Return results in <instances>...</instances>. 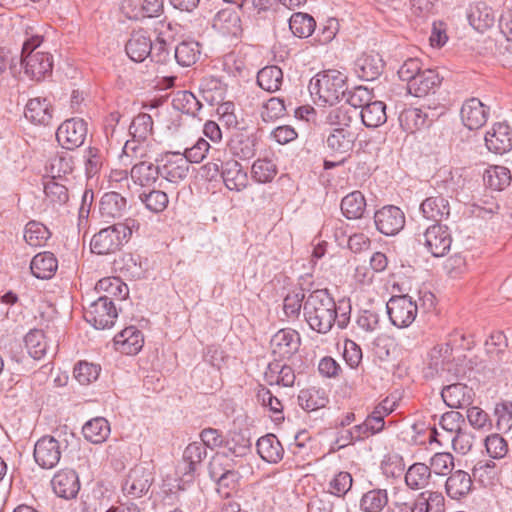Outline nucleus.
Instances as JSON below:
<instances>
[{
  "label": "nucleus",
  "instance_id": "1",
  "mask_svg": "<svg viewBox=\"0 0 512 512\" xmlns=\"http://www.w3.org/2000/svg\"><path fill=\"white\" fill-rule=\"evenodd\" d=\"M303 315L313 331L326 334L331 331L336 322V303L326 289H317L305 299Z\"/></svg>",
  "mask_w": 512,
  "mask_h": 512
},
{
  "label": "nucleus",
  "instance_id": "2",
  "mask_svg": "<svg viewBox=\"0 0 512 512\" xmlns=\"http://www.w3.org/2000/svg\"><path fill=\"white\" fill-rule=\"evenodd\" d=\"M309 91L319 103L334 105L346 96L347 76L338 70H325L310 80Z\"/></svg>",
  "mask_w": 512,
  "mask_h": 512
},
{
  "label": "nucleus",
  "instance_id": "3",
  "mask_svg": "<svg viewBox=\"0 0 512 512\" xmlns=\"http://www.w3.org/2000/svg\"><path fill=\"white\" fill-rule=\"evenodd\" d=\"M43 41L40 35H31L22 46L21 65L25 73L34 80H41L52 71L53 61L49 53L36 51Z\"/></svg>",
  "mask_w": 512,
  "mask_h": 512
},
{
  "label": "nucleus",
  "instance_id": "4",
  "mask_svg": "<svg viewBox=\"0 0 512 512\" xmlns=\"http://www.w3.org/2000/svg\"><path fill=\"white\" fill-rule=\"evenodd\" d=\"M387 314L397 328L409 327L416 319L418 306L409 295L392 296L386 303Z\"/></svg>",
  "mask_w": 512,
  "mask_h": 512
},
{
  "label": "nucleus",
  "instance_id": "5",
  "mask_svg": "<svg viewBox=\"0 0 512 512\" xmlns=\"http://www.w3.org/2000/svg\"><path fill=\"white\" fill-rule=\"evenodd\" d=\"M508 341L501 331L493 332L485 341L488 364L484 366L492 372L502 371L512 363V354L507 349Z\"/></svg>",
  "mask_w": 512,
  "mask_h": 512
},
{
  "label": "nucleus",
  "instance_id": "6",
  "mask_svg": "<svg viewBox=\"0 0 512 512\" xmlns=\"http://www.w3.org/2000/svg\"><path fill=\"white\" fill-rule=\"evenodd\" d=\"M452 350L449 343L438 344L430 350L427 363L423 368V375L426 379L446 377L452 372Z\"/></svg>",
  "mask_w": 512,
  "mask_h": 512
},
{
  "label": "nucleus",
  "instance_id": "7",
  "mask_svg": "<svg viewBox=\"0 0 512 512\" xmlns=\"http://www.w3.org/2000/svg\"><path fill=\"white\" fill-rule=\"evenodd\" d=\"M118 316L116 307L108 296H100L85 309L84 317L96 329L111 328Z\"/></svg>",
  "mask_w": 512,
  "mask_h": 512
},
{
  "label": "nucleus",
  "instance_id": "8",
  "mask_svg": "<svg viewBox=\"0 0 512 512\" xmlns=\"http://www.w3.org/2000/svg\"><path fill=\"white\" fill-rule=\"evenodd\" d=\"M417 241L434 257H442L450 250L452 238L447 226L433 224L417 236Z\"/></svg>",
  "mask_w": 512,
  "mask_h": 512
},
{
  "label": "nucleus",
  "instance_id": "9",
  "mask_svg": "<svg viewBox=\"0 0 512 512\" xmlns=\"http://www.w3.org/2000/svg\"><path fill=\"white\" fill-rule=\"evenodd\" d=\"M125 228L113 224L101 229L90 242L91 251L98 255H107L120 250L125 242Z\"/></svg>",
  "mask_w": 512,
  "mask_h": 512
},
{
  "label": "nucleus",
  "instance_id": "10",
  "mask_svg": "<svg viewBox=\"0 0 512 512\" xmlns=\"http://www.w3.org/2000/svg\"><path fill=\"white\" fill-rule=\"evenodd\" d=\"M87 135V124L83 119L72 118L64 121L56 131L58 143L67 150L80 147Z\"/></svg>",
  "mask_w": 512,
  "mask_h": 512
},
{
  "label": "nucleus",
  "instance_id": "11",
  "mask_svg": "<svg viewBox=\"0 0 512 512\" xmlns=\"http://www.w3.org/2000/svg\"><path fill=\"white\" fill-rule=\"evenodd\" d=\"M374 223L380 233L394 236L404 228L405 214L397 206L386 205L375 212Z\"/></svg>",
  "mask_w": 512,
  "mask_h": 512
},
{
  "label": "nucleus",
  "instance_id": "12",
  "mask_svg": "<svg viewBox=\"0 0 512 512\" xmlns=\"http://www.w3.org/2000/svg\"><path fill=\"white\" fill-rule=\"evenodd\" d=\"M61 446L53 436H43L34 446L35 462L43 469L54 468L61 459Z\"/></svg>",
  "mask_w": 512,
  "mask_h": 512
},
{
  "label": "nucleus",
  "instance_id": "13",
  "mask_svg": "<svg viewBox=\"0 0 512 512\" xmlns=\"http://www.w3.org/2000/svg\"><path fill=\"white\" fill-rule=\"evenodd\" d=\"M300 344L299 333L289 328L279 330L270 340L272 353L283 359L294 355L299 350Z\"/></svg>",
  "mask_w": 512,
  "mask_h": 512
},
{
  "label": "nucleus",
  "instance_id": "14",
  "mask_svg": "<svg viewBox=\"0 0 512 512\" xmlns=\"http://www.w3.org/2000/svg\"><path fill=\"white\" fill-rule=\"evenodd\" d=\"M206 456L207 450L201 442L190 443L183 452L182 463L178 465L177 472L185 476L186 481H191Z\"/></svg>",
  "mask_w": 512,
  "mask_h": 512
},
{
  "label": "nucleus",
  "instance_id": "15",
  "mask_svg": "<svg viewBox=\"0 0 512 512\" xmlns=\"http://www.w3.org/2000/svg\"><path fill=\"white\" fill-rule=\"evenodd\" d=\"M485 145L495 154H504L512 149V129L506 123H496L485 134Z\"/></svg>",
  "mask_w": 512,
  "mask_h": 512
},
{
  "label": "nucleus",
  "instance_id": "16",
  "mask_svg": "<svg viewBox=\"0 0 512 512\" xmlns=\"http://www.w3.org/2000/svg\"><path fill=\"white\" fill-rule=\"evenodd\" d=\"M164 163L160 166V176L171 183H177L185 179L188 175L189 164L182 153L169 152L163 159Z\"/></svg>",
  "mask_w": 512,
  "mask_h": 512
},
{
  "label": "nucleus",
  "instance_id": "17",
  "mask_svg": "<svg viewBox=\"0 0 512 512\" xmlns=\"http://www.w3.org/2000/svg\"><path fill=\"white\" fill-rule=\"evenodd\" d=\"M54 493L63 499H73L80 490V482L74 470L63 469L58 471L51 480Z\"/></svg>",
  "mask_w": 512,
  "mask_h": 512
},
{
  "label": "nucleus",
  "instance_id": "18",
  "mask_svg": "<svg viewBox=\"0 0 512 512\" xmlns=\"http://www.w3.org/2000/svg\"><path fill=\"white\" fill-rule=\"evenodd\" d=\"M438 433L436 428H432L429 434V442H437L439 445H443L444 441L451 442L455 452L466 455L469 453L474 445L475 436L471 431L461 428L451 437H445Z\"/></svg>",
  "mask_w": 512,
  "mask_h": 512
},
{
  "label": "nucleus",
  "instance_id": "19",
  "mask_svg": "<svg viewBox=\"0 0 512 512\" xmlns=\"http://www.w3.org/2000/svg\"><path fill=\"white\" fill-rule=\"evenodd\" d=\"M152 477L148 469L136 466L128 474L123 485V491L132 498H140L151 486Z\"/></svg>",
  "mask_w": 512,
  "mask_h": 512
},
{
  "label": "nucleus",
  "instance_id": "20",
  "mask_svg": "<svg viewBox=\"0 0 512 512\" xmlns=\"http://www.w3.org/2000/svg\"><path fill=\"white\" fill-rule=\"evenodd\" d=\"M441 82L442 78L435 70L424 69L407 84V91L415 97H424L435 93Z\"/></svg>",
  "mask_w": 512,
  "mask_h": 512
},
{
  "label": "nucleus",
  "instance_id": "21",
  "mask_svg": "<svg viewBox=\"0 0 512 512\" xmlns=\"http://www.w3.org/2000/svg\"><path fill=\"white\" fill-rule=\"evenodd\" d=\"M474 395L473 389L462 383L448 385L441 392L442 399L447 406L460 409L471 406Z\"/></svg>",
  "mask_w": 512,
  "mask_h": 512
},
{
  "label": "nucleus",
  "instance_id": "22",
  "mask_svg": "<svg viewBox=\"0 0 512 512\" xmlns=\"http://www.w3.org/2000/svg\"><path fill=\"white\" fill-rule=\"evenodd\" d=\"M384 61L378 53H364L357 58L354 70L360 79L373 81L383 72Z\"/></svg>",
  "mask_w": 512,
  "mask_h": 512
},
{
  "label": "nucleus",
  "instance_id": "23",
  "mask_svg": "<svg viewBox=\"0 0 512 512\" xmlns=\"http://www.w3.org/2000/svg\"><path fill=\"white\" fill-rule=\"evenodd\" d=\"M488 109L477 98L466 100L461 108V119L464 125L470 129H478L487 121Z\"/></svg>",
  "mask_w": 512,
  "mask_h": 512
},
{
  "label": "nucleus",
  "instance_id": "24",
  "mask_svg": "<svg viewBox=\"0 0 512 512\" xmlns=\"http://www.w3.org/2000/svg\"><path fill=\"white\" fill-rule=\"evenodd\" d=\"M221 177L225 186L231 191H242L248 184L247 172L234 159L224 161L221 166Z\"/></svg>",
  "mask_w": 512,
  "mask_h": 512
},
{
  "label": "nucleus",
  "instance_id": "25",
  "mask_svg": "<svg viewBox=\"0 0 512 512\" xmlns=\"http://www.w3.org/2000/svg\"><path fill=\"white\" fill-rule=\"evenodd\" d=\"M143 343L141 331L134 326L126 327L114 337L115 349L127 355L137 354L142 349Z\"/></svg>",
  "mask_w": 512,
  "mask_h": 512
},
{
  "label": "nucleus",
  "instance_id": "26",
  "mask_svg": "<svg viewBox=\"0 0 512 512\" xmlns=\"http://www.w3.org/2000/svg\"><path fill=\"white\" fill-rule=\"evenodd\" d=\"M24 114L32 123L48 125L53 116L51 101L46 97L32 98L27 102Z\"/></svg>",
  "mask_w": 512,
  "mask_h": 512
},
{
  "label": "nucleus",
  "instance_id": "27",
  "mask_svg": "<svg viewBox=\"0 0 512 512\" xmlns=\"http://www.w3.org/2000/svg\"><path fill=\"white\" fill-rule=\"evenodd\" d=\"M151 49L152 41L144 30L133 32L125 46L127 55L135 62L144 61L151 53Z\"/></svg>",
  "mask_w": 512,
  "mask_h": 512
},
{
  "label": "nucleus",
  "instance_id": "28",
  "mask_svg": "<svg viewBox=\"0 0 512 512\" xmlns=\"http://www.w3.org/2000/svg\"><path fill=\"white\" fill-rule=\"evenodd\" d=\"M127 207L126 199L117 192L105 193L99 203V213L103 219H115L121 217Z\"/></svg>",
  "mask_w": 512,
  "mask_h": 512
},
{
  "label": "nucleus",
  "instance_id": "29",
  "mask_svg": "<svg viewBox=\"0 0 512 512\" xmlns=\"http://www.w3.org/2000/svg\"><path fill=\"white\" fill-rule=\"evenodd\" d=\"M259 456L268 463L276 464L283 459L284 449L274 434H267L256 443Z\"/></svg>",
  "mask_w": 512,
  "mask_h": 512
},
{
  "label": "nucleus",
  "instance_id": "30",
  "mask_svg": "<svg viewBox=\"0 0 512 512\" xmlns=\"http://www.w3.org/2000/svg\"><path fill=\"white\" fill-rule=\"evenodd\" d=\"M420 210L426 219L442 221L450 215L449 201L441 195L426 198L420 206Z\"/></svg>",
  "mask_w": 512,
  "mask_h": 512
},
{
  "label": "nucleus",
  "instance_id": "31",
  "mask_svg": "<svg viewBox=\"0 0 512 512\" xmlns=\"http://www.w3.org/2000/svg\"><path fill=\"white\" fill-rule=\"evenodd\" d=\"M471 488V476L463 470H456L451 473L445 483L447 495L456 500L466 496L471 491Z\"/></svg>",
  "mask_w": 512,
  "mask_h": 512
},
{
  "label": "nucleus",
  "instance_id": "32",
  "mask_svg": "<svg viewBox=\"0 0 512 512\" xmlns=\"http://www.w3.org/2000/svg\"><path fill=\"white\" fill-rule=\"evenodd\" d=\"M399 122L405 131L414 133L417 130L430 126L433 119L420 108H408L401 112Z\"/></svg>",
  "mask_w": 512,
  "mask_h": 512
},
{
  "label": "nucleus",
  "instance_id": "33",
  "mask_svg": "<svg viewBox=\"0 0 512 512\" xmlns=\"http://www.w3.org/2000/svg\"><path fill=\"white\" fill-rule=\"evenodd\" d=\"M355 142L354 134L346 128H333L326 138V146L337 154H346L352 150Z\"/></svg>",
  "mask_w": 512,
  "mask_h": 512
},
{
  "label": "nucleus",
  "instance_id": "34",
  "mask_svg": "<svg viewBox=\"0 0 512 512\" xmlns=\"http://www.w3.org/2000/svg\"><path fill=\"white\" fill-rule=\"evenodd\" d=\"M130 176L137 185L151 186L160 176V166H156L150 161H140L133 164Z\"/></svg>",
  "mask_w": 512,
  "mask_h": 512
},
{
  "label": "nucleus",
  "instance_id": "35",
  "mask_svg": "<svg viewBox=\"0 0 512 512\" xmlns=\"http://www.w3.org/2000/svg\"><path fill=\"white\" fill-rule=\"evenodd\" d=\"M224 458H226L225 454H218L213 458L209 466L210 476L217 480L220 487L235 489L239 480V473L232 469H222V460Z\"/></svg>",
  "mask_w": 512,
  "mask_h": 512
},
{
  "label": "nucleus",
  "instance_id": "36",
  "mask_svg": "<svg viewBox=\"0 0 512 512\" xmlns=\"http://www.w3.org/2000/svg\"><path fill=\"white\" fill-rule=\"evenodd\" d=\"M214 27L224 34L238 36L242 32L239 13L231 7L221 9L214 18Z\"/></svg>",
  "mask_w": 512,
  "mask_h": 512
},
{
  "label": "nucleus",
  "instance_id": "37",
  "mask_svg": "<svg viewBox=\"0 0 512 512\" xmlns=\"http://www.w3.org/2000/svg\"><path fill=\"white\" fill-rule=\"evenodd\" d=\"M58 261L51 252H43L35 255L31 261L30 269L38 279H49L56 272Z\"/></svg>",
  "mask_w": 512,
  "mask_h": 512
},
{
  "label": "nucleus",
  "instance_id": "38",
  "mask_svg": "<svg viewBox=\"0 0 512 512\" xmlns=\"http://www.w3.org/2000/svg\"><path fill=\"white\" fill-rule=\"evenodd\" d=\"M110 432V424L104 417H95L86 422L82 428L84 438L94 444L103 443Z\"/></svg>",
  "mask_w": 512,
  "mask_h": 512
},
{
  "label": "nucleus",
  "instance_id": "39",
  "mask_svg": "<svg viewBox=\"0 0 512 512\" xmlns=\"http://www.w3.org/2000/svg\"><path fill=\"white\" fill-rule=\"evenodd\" d=\"M360 116L367 128H377L387 121L386 105L382 101L372 100L362 108Z\"/></svg>",
  "mask_w": 512,
  "mask_h": 512
},
{
  "label": "nucleus",
  "instance_id": "40",
  "mask_svg": "<svg viewBox=\"0 0 512 512\" xmlns=\"http://www.w3.org/2000/svg\"><path fill=\"white\" fill-rule=\"evenodd\" d=\"M121 160L124 164L129 165L134 161H147L149 156V143L145 140H138L131 138L124 144L121 154Z\"/></svg>",
  "mask_w": 512,
  "mask_h": 512
},
{
  "label": "nucleus",
  "instance_id": "41",
  "mask_svg": "<svg viewBox=\"0 0 512 512\" xmlns=\"http://www.w3.org/2000/svg\"><path fill=\"white\" fill-rule=\"evenodd\" d=\"M430 478V470L421 462L410 465L405 473V483L412 490L424 489L429 484Z\"/></svg>",
  "mask_w": 512,
  "mask_h": 512
},
{
  "label": "nucleus",
  "instance_id": "42",
  "mask_svg": "<svg viewBox=\"0 0 512 512\" xmlns=\"http://www.w3.org/2000/svg\"><path fill=\"white\" fill-rule=\"evenodd\" d=\"M46 171L51 180L64 178L73 171L72 157L67 152L57 153L48 160Z\"/></svg>",
  "mask_w": 512,
  "mask_h": 512
},
{
  "label": "nucleus",
  "instance_id": "43",
  "mask_svg": "<svg viewBox=\"0 0 512 512\" xmlns=\"http://www.w3.org/2000/svg\"><path fill=\"white\" fill-rule=\"evenodd\" d=\"M366 209V200L360 191H353L341 201V211L347 219H359Z\"/></svg>",
  "mask_w": 512,
  "mask_h": 512
},
{
  "label": "nucleus",
  "instance_id": "44",
  "mask_svg": "<svg viewBox=\"0 0 512 512\" xmlns=\"http://www.w3.org/2000/svg\"><path fill=\"white\" fill-rule=\"evenodd\" d=\"M265 376L270 384L282 385L284 387L293 386L296 378L292 367L282 365L279 362L269 364Z\"/></svg>",
  "mask_w": 512,
  "mask_h": 512
},
{
  "label": "nucleus",
  "instance_id": "45",
  "mask_svg": "<svg viewBox=\"0 0 512 512\" xmlns=\"http://www.w3.org/2000/svg\"><path fill=\"white\" fill-rule=\"evenodd\" d=\"M283 82V72L275 65L262 68L257 74V83L265 91L275 92Z\"/></svg>",
  "mask_w": 512,
  "mask_h": 512
},
{
  "label": "nucleus",
  "instance_id": "46",
  "mask_svg": "<svg viewBox=\"0 0 512 512\" xmlns=\"http://www.w3.org/2000/svg\"><path fill=\"white\" fill-rule=\"evenodd\" d=\"M483 180L489 188L501 191L510 185L511 173L510 170L504 166H491L486 169Z\"/></svg>",
  "mask_w": 512,
  "mask_h": 512
},
{
  "label": "nucleus",
  "instance_id": "47",
  "mask_svg": "<svg viewBox=\"0 0 512 512\" xmlns=\"http://www.w3.org/2000/svg\"><path fill=\"white\" fill-rule=\"evenodd\" d=\"M201 54L200 45L196 41H183L175 48V59L180 66L194 65Z\"/></svg>",
  "mask_w": 512,
  "mask_h": 512
},
{
  "label": "nucleus",
  "instance_id": "48",
  "mask_svg": "<svg viewBox=\"0 0 512 512\" xmlns=\"http://www.w3.org/2000/svg\"><path fill=\"white\" fill-rule=\"evenodd\" d=\"M298 401L303 409L314 411L325 407L328 403V398L324 390L311 387L300 391Z\"/></svg>",
  "mask_w": 512,
  "mask_h": 512
},
{
  "label": "nucleus",
  "instance_id": "49",
  "mask_svg": "<svg viewBox=\"0 0 512 512\" xmlns=\"http://www.w3.org/2000/svg\"><path fill=\"white\" fill-rule=\"evenodd\" d=\"M387 503L388 493L385 489H372L362 495L360 509L363 512H381Z\"/></svg>",
  "mask_w": 512,
  "mask_h": 512
},
{
  "label": "nucleus",
  "instance_id": "50",
  "mask_svg": "<svg viewBox=\"0 0 512 512\" xmlns=\"http://www.w3.org/2000/svg\"><path fill=\"white\" fill-rule=\"evenodd\" d=\"M25 345L29 355L36 359H42L49 348L47 337L42 330H31L25 336Z\"/></svg>",
  "mask_w": 512,
  "mask_h": 512
},
{
  "label": "nucleus",
  "instance_id": "51",
  "mask_svg": "<svg viewBox=\"0 0 512 512\" xmlns=\"http://www.w3.org/2000/svg\"><path fill=\"white\" fill-rule=\"evenodd\" d=\"M140 202L152 213L163 212L169 203L168 195L162 190L142 191L138 196Z\"/></svg>",
  "mask_w": 512,
  "mask_h": 512
},
{
  "label": "nucleus",
  "instance_id": "52",
  "mask_svg": "<svg viewBox=\"0 0 512 512\" xmlns=\"http://www.w3.org/2000/svg\"><path fill=\"white\" fill-rule=\"evenodd\" d=\"M50 236L49 229L40 222L30 221L25 226L24 240L32 247L45 245Z\"/></svg>",
  "mask_w": 512,
  "mask_h": 512
},
{
  "label": "nucleus",
  "instance_id": "53",
  "mask_svg": "<svg viewBox=\"0 0 512 512\" xmlns=\"http://www.w3.org/2000/svg\"><path fill=\"white\" fill-rule=\"evenodd\" d=\"M316 26V22L312 16L306 13H294L289 19V28L291 32L299 37H309Z\"/></svg>",
  "mask_w": 512,
  "mask_h": 512
},
{
  "label": "nucleus",
  "instance_id": "54",
  "mask_svg": "<svg viewBox=\"0 0 512 512\" xmlns=\"http://www.w3.org/2000/svg\"><path fill=\"white\" fill-rule=\"evenodd\" d=\"M153 119L147 113L135 116L130 124L129 133L133 139L145 140L152 134Z\"/></svg>",
  "mask_w": 512,
  "mask_h": 512
},
{
  "label": "nucleus",
  "instance_id": "55",
  "mask_svg": "<svg viewBox=\"0 0 512 512\" xmlns=\"http://www.w3.org/2000/svg\"><path fill=\"white\" fill-rule=\"evenodd\" d=\"M354 110L347 105L331 109L325 118V123L334 128L348 129L352 122Z\"/></svg>",
  "mask_w": 512,
  "mask_h": 512
},
{
  "label": "nucleus",
  "instance_id": "56",
  "mask_svg": "<svg viewBox=\"0 0 512 512\" xmlns=\"http://www.w3.org/2000/svg\"><path fill=\"white\" fill-rule=\"evenodd\" d=\"M430 473H434L439 476H445L451 474L454 468V457L449 452H438L435 453L427 465Z\"/></svg>",
  "mask_w": 512,
  "mask_h": 512
},
{
  "label": "nucleus",
  "instance_id": "57",
  "mask_svg": "<svg viewBox=\"0 0 512 512\" xmlns=\"http://www.w3.org/2000/svg\"><path fill=\"white\" fill-rule=\"evenodd\" d=\"M44 193L46 199L53 206H62L69 200L68 189L64 184L57 182L56 180H48L44 184Z\"/></svg>",
  "mask_w": 512,
  "mask_h": 512
},
{
  "label": "nucleus",
  "instance_id": "58",
  "mask_svg": "<svg viewBox=\"0 0 512 512\" xmlns=\"http://www.w3.org/2000/svg\"><path fill=\"white\" fill-rule=\"evenodd\" d=\"M251 174L256 182H270L277 174L276 165L269 159H258L252 165Z\"/></svg>",
  "mask_w": 512,
  "mask_h": 512
},
{
  "label": "nucleus",
  "instance_id": "59",
  "mask_svg": "<svg viewBox=\"0 0 512 512\" xmlns=\"http://www.w3.org/2000/svg\"><path fill=\"white\" fill-rule=\"evenodd\" d=\"M231 150L235 156L247 160L254 157L256 153V139L251 136H238L231 143Z\"/></svg>",
  "mask_w": 512,
  "mask_h": 512
},
{
  "label": "nucleus",
  "instance_id": "60",
  "mask_svg": "<svg viewBox=\"0 0 512 512\" xmlns=\"http://www.w3.org/2000/svg\"><path fill=\"white\" fill-rule=\"evenodd\" d=\"M353 478L349 472L340 471L329 481L328 492L337 497L345 496L351 489Z\"/></svg>",
  "mask_w": 512,
  "mask_h": 512
},
{
  "label": "nucleus",
  "instance_id": "61",
  "mask_svg": "<svg viewBox=\"0 0 512 512\" xmlns=\"http://www.w3.org/2000/svg\"><path fill=\"white\" fill-rule=\"evenodd\" d=\"M100 367L98 365L88 363V362H79L74 367V377L81 385H88L91 382L95 381L100 373Z\"/></svg>",
  "mask_w": 512,
  "mask_h": 512
},
{
  "label": "nucleus",
  "instance_id": "62",
  "mask_svg": "<svg viewBox=\"0 0 512 512\" xmlns=\"http://www.w3.org/2000/svg\"><path fill=\"white\" fill-rule=\"evenodd\" d=\"M284 100L278 97L270 98L262 107L261 118L265 122H272L285 115Z\"/></svg>",
  "mask_w": 512,
  "mask_h": 512
},
{
  "label": "nucleus",
  "instance_id": "63",
  "mask_svg": "<svg viewBox=\"0 0 512 512\" xmlns=\"http://www.w3.org/2000/svg\"><path fill=\"white\" fill-rule=\"evenodd\" d=\"M496 428L501 432H508L512 428V403L502 402L494 408Z\"/></svg>",
  "mask_w": 512,
  "mask_h": 512
},
{
  "label": "nucleus",
  "instance_id": "64",
  "mask_svg": "<svg viewBox=\"0 0 512 512\" xmlns=\"http://www.w3.org/2000/svg\"><path fill=\"white\" fill-rule=\"evenodd\" d=\"M373 95L369 89L363 86L355 87L352 91L346 92V102L351 109L363 108L372 101Z\"/></svg>",
  "mask_w": 512,
  "mask_h": 512
}]
</instances>
